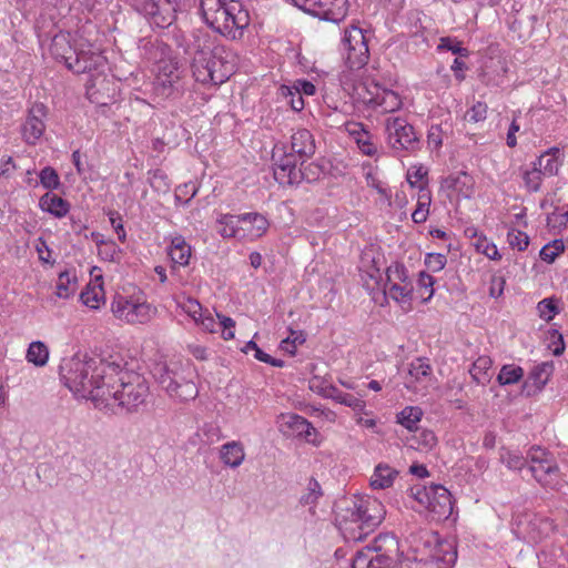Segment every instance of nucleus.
<instances>
[{
  "mask_svg": "<svg viewBox=\"0 0 568 568\" xmlns=\"http://www.w3.org/2000/svg\"><path fill=\"white\" fill-rule=\"evenodd\" d=\"M50 52L54 59L63 61L67 68L75 73L97 71V74H90L87 81V94L92 102L105 104L98 97L100 87L105 82L102 74L105 58L100 49L79 33L60 32L52 38Z\"/></svg>",
  "mask_w": 568,
  "mask_h": 568,
  "instance_id": "f257e3e1",
  "label": "nucleus"
},
{
  "mask_svg": "<svg viewBox=\"0 0 568 568\" xmlns=\"http://www.w3.org/2000/svg\"><path fill=\"white\" fill-rule=\"evenodd\" d=\"M114 362L91 357L88 354H74L63 358L60 377L63 384L80 398L90 399L100 409L110 379Z\"/></svg>",
  "mask_w": 568,
  "mask_h": 568,
  "instance_id": "f03ea898",
  "label": "nucleus"
},
{
  "mask_svg": "<svg viewBox=\"0 0 568 568\" xmlns=\"http://www.w3.org/2000/svg\"><path fill=\"white\" fill-rule=\"evenodd\" d=\"M189 51L193 54V78L202 84L224 83L235 72L239 63V57L233 50L224 45L213 47L206 33L193 34Z\"/></svg>",
  "mask_w": 568,
  "mask_h": 568,
  "instance_id": "7ed1b4c3",
  "label": "nucleus"
},
{
  "mask_svg": "<svg viewBox=\"0 0 568 568\" xmlns=\"http://www.w3.org/2000/svg\"><path fill=\"white\" fill-rule=\"evenodd\" d=\"M100 409L111 413L136 412L144 405L149 396V384L139 373L125 369L114 363L110 372Z\"/></svg>",
  "mask_w": 568,
  "mask_h": 568,
  "instance_id": "20e7f679",
  "label": "nucleus"
},
{
  "mask_svg": "<svg viewBox=\"0 0 568 568\" xmlns=\"http://www.w3.org/2000/svg\"><path fill=\"white\" fill-rule=\"evenodd\" d=\"M385 507L375 497H355L352 505L337 515V527L346 541H361L384 519Z\"/></svg>",
  "mask_w": 568,
  "mask_h": 568,
  "instance_id": "39448f33",
  "label": "nucleus"
},
{
  "mask_svg": "<svg viewBox=\"0 0 568 568\" xmlns=\"http://www.w3.org/2000/svg\"><path fill=\"white\" fill-rule=\"evenodd\" d=\"M204 22L214 31L239 39L250 24L248 12L235 0H200Z\"/></svg>",
  "mask_w": 568,
  "mask_h": 568,
  "instance_id": "423d86ee",
  "label": "nucleus"
},
{
  "mask_svg": "<svg viewBox=\"0 0 568 568\" xmlns=\"http://www.w3.org/2000/svg\"><path fill=\"white\" fill-rule=\"evenodd\" d=\"M407 544L400 568H445L454 557L450 547L427 530L410 534Z\"/></svg>",
  "mask_w": 568,
  "mask_h": 568,
  "instance_id": "0eeeda50",
  "label": "nucleus"
},
{
  "mask_svg": "<svg viewBox=\"0 0 568 568\" xmlns=\"http://www.w3.org/2000/svg\"><path fill=\"white\" fill-rule=\"evenodd\" d=\"M154 377L160 387L173 399L190 400L197 396L194 368L190 361L172 358L154 367Z\"/></svg>",
  "mask_w": 568,
  "mask_h": 568,
  "instance_id": "6e6552de",
  "label": "nucleus"
},
{
  "mask_svg": "<svg viewBox=\"0 0 568 568\" xmlns=\"http://www.w3.org/2000/svg\"><path fill=\"white\" fill-rule=\"evenodd\" d=\"M410 497L417 504L414 507L418 511H426L434 520L446 519L452 515V495L442 485H414L410 488Z\"/></svg>",
  "mask_w": 568,
  "mask_h": 568,
  "instance_id": "1a4fd4ad",
  "label": "nucleus"
},
{
  "mask_svg": "<svg viewBox=\"0 0 568 568\" xmlns=\"http://www.w3.org/2000/svg\"><path fill=\"white\" fill-rule=\"evenodd\" d=\"M111 312L115 318L126 324H145L156 314V308L142 295H121L113 297Z\"/></svg>",
  "mask_w": 568,
  "mask_h": 568,
  "instance_id": "9d476101",
  "label": "nucleus"
},
{
  "mask_svg": "<svg viewBox=\"0 0 568 568\" xmlns=\"http://www.w3.org/2000/svg\"><path fill=\"white\" fill-rule=\"evenodd\" d=\"M339 51L349 69H362L369 59V50L364 30L357 24L344 29Z\"/></svg>",
  "mask_w": 568,
  "mask_h": 568,
  "instance_id": "9b49d317",
  "label": "nucleus"
},
{
  "mask_svg": "<svg viewBox=\"0 0 568 568\" xmlns=\"http://www.w3.org/2000/svg\"><path fill=\"white\" fill-rule=\"evenodd\" d=\"M413 282L404 264L393 263L386 270L385 294L399 304L404 311H410L413 300Z\"/></svg>",
  "mask_w": 568,
  "mask_h": 568,
  "instance_id": "f8f14e48",
  "label": "nucleus"
},
{
  "mask_svg": "<svg viewBox=\"0 0 568 568\" xmlns=\"http://www.w3.org/2000/svg\"><path fill=\"white\" fill-rule=\"evenodd\" d=\"M529 469L535 479L545 487L555 488L559 481V467L552 454L540 446H532L528 453Z\"/></svg>",
  "mask_w": 568,
  "mask_h": 568,
  "instance_id": "ddd939ff",
  "label": "nucleus"
},
{
  "mask_svg": "<svg viewBox=\"0 0 568 568\" xmlns=\"http://www.w3.org/2000/svg\"><path fill=\"white\" fill-rule=\"evenodd\" d=\"M388 145L396 152L418 149L419 139L412 124L402 116L388 118L385 122Z\"/></svg>",
  "mask_w": 568,
  "mask_h": 568,
  "instance_id": "4468645a",
  "label": "nucleus"
},
{
  "mask_svg": "<svg viewBox=\"0 0 568 568\" xmlns=\"http://www.w3.org/2000/svg\"><path fill=\"white\" fill-rule=\"evenodd\" d=\"M364 88L366 92L363 95L364 103L379 113H393L403 106L400 94L394 90L374 81L364 83Z\"/></svg>",
  "mask_w": 568,
  "mask_h": 568,
  "instance_id": "2eb2a0df",
  "label": "nucleus"
},
{
  "mask_svg": "<svg viewBox=\"0 0 568 568\" xmlns=\"http://www.w3.org/2000/svg\"><path fill=\"white\" fill-rule=\"evenodd\" d=\"M135 7L153 27L166 28L175 19V0H136Z\"/></svg>",
  "mask_w": 568,
  "mask_h": 568,
  "instance_id": "dca6fc26",
  "label": "nucleus"
},
{
  "mask_svg": "<svg viewBox=\"0 0 568 568\" xmlns=\"http://www.w3.org/2000/svg\"><path fill=\"white\" fill-rule=\"evenodd\" d=\"M519 536L528 542L538 544L554 531V524L546 517L526 514L517 523Z\"/></svg>",
  "mask_w": 568,
  "mask_h": 568,
  "instance_id": "f3484780",
  "label": "nucleus"
},
{
  "mask_svg": "<svg viewBox=\"0 0 568 568\" xmlns=\"http://www.w3.org/2000/svg\"><path fill=\"white\" fill-rule=\"evenodd\" d=\"M348 0H311L306 13L333 23L342 22L348 13Z\"/></svg>",
  "mask_w": 568,
  "mask_h": 568,
  "instance_id": "a211bd4d",
  "label": "nucleus"
},
{
  "mask_svg": "<svg viewBox=\"0 0 568 568\" xmlns=\"http://www.w3.org/2000/svg\"><path fill=\"white\" fill-rule=\"evenodd\" d=\"M366 550H371L374 557L390 567L399 557V542L394 535L382 534L374 539L372 546Z\"/></svg>",
  "mask_w": 568,
  "mask_h": 568,
  "instance_id": "6ab92c4d",
  "label": "nucleus"
},
{
  "mask_svg": "<svg viewBox=\"0 0 568 568\" xmlns=\"http://www.w3.org/2000/svg\"><path fill=\"white\" fill-rule=\"evenodd\" d=\"M47 109L42 103H36L31 106L28 118L22 126V138L29 144H36V142L42 136L45 124L43 119L45 118Z\"/></svg>",
  "mask_w": 568,
  "mask_h": 568,
  "instance_id": "aec40b11",
  "label": "nucleus"
},
{
  "mask_svg": "<svg viewBox=\"0 0 568 568\" xmlns=\"http://www.w3.org/2000/svg\"><path fill=\"white\" fill-rule=\"evenodd\" d=\"M179 79L178 67L171 61H162L154 83L155 93L163 99L171 97L176 90Z\"/></svg>",
  "mask_w": 568,
  "mask_h": 568,
  "instance_id": "412c9836",
  "label": "nucleus"
},
{
  "mask_svg": "<svg viewBox=\"0 0 568 568\" xmlns=\"http://www.w3.org/2000/svg\"><path fill=\"white\" fill-rule=\"evenodd\" d=\"M239 229V240L254 241L266 233L268 221L256 212L240 214Z\"/></svg>",
  "mask_w": 568,
  "mask_h": 568,
  "instance_id": "4be33fe9",
  "label": "nucleus"
},
{
  "mask_svg": "<svg viewBox=\"0 0 568 568\" xmlns=\"http://www.w3.org/2000/svg\"><path fill=\"white\" fill-rule=\"evenodd\" d=\"M277 425L280 432L286 436L310 439L311 435L315 434V428L306 418L293 413L281 414L277 417Z\"/></svg>",
  "mask_w": 568,
  "mask_h": 568,
  "instance_id": "5701e85b",
  "label": "nucleus"
},
{
  "mask_svg": "<svg viewBox=\"0 0 568 568\" xmlns=\"http://www.w3.org/2000/svg\"><path fill=\"white\" fill-rule=\"evenodd\" d=\"M432 367L424 358H416L408 365L405 377V387L413 392H420L426 388L430 381Z\"/></svg>",
  "mask_w": 568,
  "mask_h": 568,
  "instance_id": "b1692460",
  "label": "nucleus"
},
{
  "mask_svg": "<svg viewBox=\"0 0 568 568\" xmlns=\"http://www.w3.org/2000/svg\"><path fill=\"white\" fill-rule=\"evenodd\" d=\"M301 160L294 154L288 153L281 156V159L274 162V178L280 184H294L301 178V171L297 168V163Z\"/></svg>",
  "mask_w": 568,
  "mask_h": 568,
  "instance_id": "393cba45",
  "label": "nucleus"
},
{
  "mask_svg": "<svg viewBox=\"0 0 568 568\" xmlns=\"http://www.w3.org/2000/svg\"><path fill=\"white\" fill-rule=\"evenodd\" d=\"M91 275L93 281L81 293L80 300L87 307L91 310H99L105 303L103 278L98 267H93Z\"/></svg>",
  "mask_w": 568,
  "mask_h": 568,
  "instance_id": "a878e982",
  "label": "nucleus"
},
{
  "mask_svg": "<svg viewBox=\"0 0 568 568\" xmlns=\"http://www.w3.org/2000/svg\"><path fill=\"white\" fill-rule=\"evenodd\" d=\"M315 140L313 134L306 129H297L291 136L292 154L304 162L315 153Z\"/></svg>",
  "mask_w": 568,
  "mask_h": 568,
  "instance_id": "bb28decb",
  "label": "nucleus"
},
{
  "mask_svg": "<svg viewBox=\"0 0 568 568\" xmlns=\"http://www.w3.org/2000/svg\"><path fill=\"white\" fill-rule=\"evenodd\" d=\"M442 186L458 196L468 199L474 193V179L466 172H458L444 179Z\"/></svg>",
  "mask_w": 568,
  "mask_h": 568,
  "instance_id": "cd10ccee",
  "label": "nucleus"
},
{
  "mask_svg": "<svg viewBox=\"0 0 568 568\" xmlns=\"http://www.w3.org/2000/svg\"><path fill=\"white\" fill-rule=\"evenodd\" d=\"M244 445L239 440H231L223 444L219 450V458L224 466L239 468L245 460Z\"/></svg>",
  "mask_w": 568,
  "mask_h": 568,
  "instance_id": "c85d7f7f",
  "label": "nucleus"
},
{
  "mask_svg": "<svg viewBox=\"0 0 568 568\" xmlns=\"http://www.w3.org/2000/svg\"><path fill=\"white\" fill-rule=\"evenodd\" d=\"M398 470L385 463L375 466L369 478V486L374 490L390 488L398 477Z\"/></svg>",
  "mask_w": 568,
  "mask_h": 568,
  "instance_id": "c756f323",
  "label": "nucleus"
},
{
  "mask_svg": "<svg viewBox=\"0 0 568 568\" xmlns=\"http://www.w3.org/2000/svg\"><path fill=\"white\" fill-rule=\"evenodd\" d=\"M168 254L174 265L186 266L192 255L191 245L182 235H175L168 246Z\"/></svg>",
  "mask_w": 568,
  "mask_h": 568,
  "instance_id": "7c9ffc66",
  "label": "nucleus"
},
{
  "mask_svg": "<svg viewBox=\"0 0 568 568\" xmlns=\"http://www.w3.org/2000/svg\"><path fill=\"white\" fill-rule=\"evenodd\" d=\"M560 155L561 153L558 148H551L544 152L538 159H536L534 164L547 178L555 176L558 174L561 166Z\"/></svg>",
  "mask_w": 568,
  "mask_h": 568,
  "instance_id": "2f4dec72",
  "label": "nucleus"
},
{
  "mask_svg": "<svg viewBox=\"0 0 568 568\" xmlns=\"http://www.w3.org/2000/svg\"><path fill=\"white\" fill-rule=\"evenodd\" d=\"M39 206L43 212L58 219L65 216L70 210V205L65 200L51 192H47L40 197Z\"/></svg>",
  "mask_w": 568,
  "mask_h": 568,
  "instance_id": "473e14b6",
  "label": "nucleus"
},
{
  "mask_svg": "<svg viewBox=\"0 0 568 568\" xmlns=\"http://www.w3.org/2000/svg\"><path fill=\"white\" fill-rule=\"evenodd\" d=\"M91 239L95 242L98 246V254L102 260L109 262L120 261L122 250L114 241L104 240L102 234L95 232L91 233Z\"/></svg>",
  "mask_w": 568,
  "mask_h": 568,
  "instance_id": "72a5a7b5",
  "label": "nucleus"
},
{
  "mask_svg": "<svg viewBox=\"0 0 568 568\" xmlns=\"http://www.w3.org/2000/svg\"><path fill=\"white\" fill-rule=\"evenodd\" d=\"M432 204V192L427 186L420 184L416 197V207L412 213V220L417 223L426 222Z\"/></svg>",
  "mask_w": 568,
  "mask_h": 568,
  "instance_id": "f704fd0d",
  "label": "nucleus"
},
{
  "mask_svg": "<svg viewBox=\"0 0 568 568\" xmlns=\"http://www.w3.org/2000/svg\"><path fill=\"white\" fill-rule=\"evenodd\" d=\"M493 361L488 356H479L471 365L469 374L478 385H486L491 379Z\"/></svg>",
  "mask_w": 568,
  "mask_h": 568,
  "instance_id": "c9c22d12",
  "label": "nucleus"
},
{
  "mask_svg": "<svg viewBox=\"0 0 568 568\" xmlns=\"http://www.w3.org/2000/svg\"><path fill=\"white\" fill-rule=\"evenodd\" d=\"M520 175L524 181L525 189L530 193H536L540 190L542 181L546 175L531 162L529 165L520 168Z\"/></svg>",
  "mask_w": 568,
  "mask_h": 568,
  "instance_id": "e433bc0d",
  "label": "nucleus"
},
{
  "mask_svg": "<svg viewBox=\"0 0 568 568\" xmlns=\"http://www.w3.org/2000/svg\"><path fill=\"white\" fill-rule=\"evenodd\" d=\"M77 291V276L74 272L63 271L59 274L55 284V295L59 298L68 300Z\"/></svg>",
  "mask_w": 568,
  "mask_h": 568,
  "instance_id": "4c0bfd02",
  "label": "nucleus"
},
{
  "mask_svg": "<svg viewBox=\"0 0 568 568\" xmlns=\"http://www.w3.org/2000/svg\"><path fill=\"white\" fill-rule=\"evenodd\" d=\"M423 410L418 406H406L396 415V422L408 430H416L422 420Z\"/></svg>",
  "mask_w": 568,
  "mask_h": 568,
  "instance_id": "58836bf2",
  "label": "nucleus"
},
{
  "mask_svg": "<svg viewBox=\"0 0 568 568\" xmlns=\"http://www.w3.org/2000/svg\"><path fill=\"white\" fill-rule=\"evenodd\" d=\"M49 354L50 353L48 346L41 341H36L30 343L27 349L26 358L34 366L43 367L49 361Z\"/></svg>",
  "mask_w": 568,
  "mask_h": 568,
  "instance_id": "ea45409f",
  "label": "nucleus"
},
{
  "mask_svg": "<svg viewBox=\"0 0 568 568\" xmlns=\"http://www.w3.org/2000/svg\"><path fill=\"white\" fill-rule=\"evenodd\" d=\"M219 233L224 239H239L240 215L221 214L217 219Z\"/></svg>",
  "mask_w": 568,
  "mask_h": 568,
  "instance_id": "a19ab883",
  "label": "nucleus"
},
{
  "mask_svg": "<svg viewBox=\"0 0 568 568\" xmlns=\"http://www.w3.org/2000/svg\"><path fill=\"white\" fill-rule=\"evenodd\" d=\"M277 97L294 111H301L304 108L303 97L294 88V85H281L277 90Z\"/></svg>",
  "mask_w": 568,
  "mask_h": 568,
  "instance_id": "79ce46f5",
  "label": "nucleus"
},
{
  "mask_svg": "<svg viewBox=\"0 0 568 568\" xmlns=\"http://www.w3.org/2000/svg\"><path fill=\"white\" fill-rule=\"evenodd\" d=\"M410 446L420 452H430L437 445L434 432L423 429L409 439Z\"/></svg>",
  "mask_w": 568,
  "mask_h": 568,
  "instance_id": "37998d69",
  "label": "nucleus"
},
{
  "mask_svg": "<svg viewBox=\"0 0 568 568\" xmlns=\"http://www.w3.org/2000/svg\"><path fill=\"white\" fill-rule=\"evenodd\" d=\"M308 388L324 398H333L337 387L325 377L314 375L308 381Z\"/></svg>",
  "mask_w": 568,
  "mask_h": 568,
  "instance_id": "c03bdc74",
  "label": "nucleus"
},
{
  "mask_svg": "<svg viewBox=\"0 0 568 568\" xmlns=\"http://www.w3.org/2000/svg\"><path fill=\"white\" fill-rule=\"evenodd\" d=\"M499 459L510 470H521L528 462V458L524 457L519 452L507 448L500 449Z\"/></svg>",
  "mask_w": 568,
  "mask_h": 568,
  "instance_id": "a18cd8bd",
  "label": "nucleus"
},
{
  "mask_svg": "<svg viewBox=\"0 0 568 568\" xmlns=\"http://www.w3.org/2000/svg\"><path fill=\"white\" fill-rule=\"evenodd\" d=\"M306 342V335L303 331L290 329V335L281 341L280 349L290 356L296 354L297 347Z\"/></svg>",
  "mask_w": 568,
  "mask_h": 568,
  "instance_id": "49530a36",
  "label": "nucleus"
},
{
  "mask_svg": "<svg viewBox=\"0 0 568 568\" xmlns=\"http://www.w3.org/2000/svg\"><path fill=\"white\" fill-rule=\"evenodd\" d=\"M565 247L562 240H552L541 247L539 256L544 262L551 264L565 252Z\"/></svg>",
  "mask_w": 568,
  "mask_h": 568,
  "instance_id": "de8ad7c7",
  "label": "nucleus"
},
{
  "mask_svg": "<svg viewBox=\"0 0 568 568\" xmlns=\"http://www.w3.org/2000/svg\"><path fill=\"white\" fill-rule=\"evenodd\" d=\"M524 377V369L515 364L504 365L497 376L500 385H513Z\"/></svg>",
  "mask_w": 568,
  "mask_h": 568,
  "instance_id": "09e8293b",
  "label": "nucleus"
},
{
  "mask_svg": "<svg viewBox=\"0 0 568 568\" xmlns=\"http://www.w3.org/2000/svg\"><path fill=\"white\" fill-rule=\"evenodd\" d=\"M338 404L345 405L352 408L355 413L361 414L365 412L366 403L359 397H356L348 393H343L338 388L336 389L333 398Z\"/></svg>",
  "mask_w": 568,
  "mask_h": 568,
  "instance_id": "8fccbe9b",
  "label": "nucleus"
},
{
  "mask_svg": "<svg viewBox=\"0 0 568 568\" xmlns=\"http://www.w3.org/2000/svg\"><path fill=\"white\" fill-rule=\"evenodd\" d=\"M474 236L476 237L474 245L477 252L483 253L489 260L493 261H498L501 258V255L499 254V251L495 243L489 241L485 235H477L476 232H474Z\"/></svg>",
  "mask_w": 568,
  "mask_h": 568,
  "instance_id": "3c124183",
  "label": "nucleus"
},
{
  "mask_svg": "<svg viewBox=\"0 0 568 568\" xmlns=\"http://www.w3.org/2000/svg\"><path fill=\"white\" fill-rule=\"evenodd\" d=\"M352 568H388L371 550L358 551L353 560Z\"/></svg>",
  "mask_w": 568,
  "mask_h": 568,
  "instance_id": "603ef678",
  "label": "nucleus"
},
{
  "mask_svg": "<svg viewBox=\"0 0 568 568\" xmlns=\"http://www.w3.org/2000/svg\"><path fill=\"white\" fill-rule=\"evenodd\" d=\"M174 300L178 308L181 310L182 313H184L187 316H194L195 314L200 315V311L201 308H203V306L197 300L186 294L178 295L174 297Z\"/></svg>",
  "mask_w": 568,
  "mask_h": 568,
  "instance_id": "864d4df0",
  "label": "nucleus"
},
{
  "mask_svg": "<svg viewBox=\"0 0 568 568\" xmlns=\"http://www.w3.org/2000/svg\"><path fill=\"white\" fill-rule=\"evenodd\" d=\"M537 312L541 320L551 321L559 313L558 300L555 297L541 300L537 304Z\"/></svg>",
  "mask_w": 568,
  "mask_h": 568,
  "instance_id": "5fc2aeb1",
  "label": "nucleus"
},
{
  "mask_svg": "<svg viewBox=\"0 0 568 568\" xmlns=\"http://www.w3.org/2000/svg\"><path fill=\"white\" fill-rule=\"evenodd\" d=\"M428 170L422 164H415L408 168L406 180L412 187L418 189L420 184L427 186Z\"/></svg>",
  "mask_w": 568,
  "mask_h": 568,
  "instance_id": "6e6d98bb",
  "label": "nucleus"
},
{
  "mask_svg": "<svg viewBox=\"0 0 568 568\" xmlns=\"http://www.w3.org/2000/svg\"><path fill=\"white\" fill-rule=\"evenodd\" d=\"M189 317L205 332L213 333L217 328V322L207 310L201 308L200 315L195 314Z\"/></svg>",
  "mask_w": 568,
  "mask_h": 568,
  "instance_id": "4d7b16f0",
  "label": "nucleus"
},
{
  "mask_svg": "<svg viewBox=\"0 0 568 568\" xmlns=\"http://www.w3.org/2000/svg\"><path fill=\"white\" fill-rule=\"evenodd\" d=\"M507 242L511 248L523 252L529 245V236L525 232L511 227L507 233Z\"/></svg>",
  "mask_w": 568,
  "mask_h": 568,
  "instance_id": "13d9d810",
  "label": "nucleus"
},
{
  "mask_svg": "<svg viewBox=\"0 0 568 568\" xmlns=\"http://www.w3.org/2000/svg\"><path fill=\"white\" fill-rule=\"evenodd\" d=\"M40 183L44 189L55 190L60 185V178L54 169L47 166L39 173Z\"/></svg>",
  "mask_w": 568,
  "mask_h": 568,
  "instance_id": "bf43d9fd",
  "label": "nucleus"
},
{
  "mask_svg": "<svg viewBox=\"0 0 568 568\" xmlns=\"http://www.w3.org/2000/svg\"><path fill=\"white\" fill-rule=\"evenodd\" d=\"M435 280L428 273L422 271L418 274L417 285L419 290H425L427 295L423 297L424 302H428L434 295Z\"/></svg>",
  "mask_w": 568,
  "mask_h": 568,
  "instance_id": "052dcab7",
  "label": "nucleus"
},
{
  "mask_svg": "<svg viewBox=\"0 0 568 568\" xmlns=\"http://www.w3.org/2000/svg\"><path fill=\"white\" fill-rule=\"evenodd\" d=\"M447 263V258L440 253H428L425 257V265L432 272L442 271Z\"/></svg>",
  "mask_w": 568,
  "mask_h": 568,
  "instance_id": "680f3d73",
  "label": "nucleus"
},
{
  "mask_svg": "<svg viewBox=\"0 0 568 568\" xmlns=\"http://www.w3.org/2000/svg\"><path fill=\"white\" fill-rule=\"evenodd\" d=\"M552 373V365L550 363H541L540 365L536 366L532 372V377L535 378L536 383L540 386H544L549 376Z\"/></svg>",
  "mask_w": 568,
  "mask_h": 568,
  "instance_id": "e2e57ef3",
  "label": "nucleus"
},
{
  "mask_svg": "<svg viewBox=\"0 0 568 568\" xmlns=\"http://www.w3.org/2000/svg\"><path fill=\"white\" fill-rule=\"evenodd\" d=\"M345 131L356 143L361 138H367V130L363 123L349 121L345 123Z\"/></svg>",
  "mask_w": 568,
  "mask_h": 568,
  "instance_id": "0e129e2a",
  "label": "nucleus"
},
{
  "mask_svg": "<svg viewBox=\"0 0 568 568\" xmlns=\"http://www.w3.org/2000/svg\"><path fill=\"white\" fill-rule=\"evenodd\" d=\"M359 151L367 156H374L377 153V146L373 140L371 132H367V138H361L357 142Z\"/></svg>",
  "mask_w": 568,
  "mask_h": 568,
  "instance_id": "69168bd1",
  "label": "nucleus"
},
{
  "mask_svg": "<svg viewBox=\"0 0 568 568\" xmlns=\"http://www.w3.org/2000/svg\"><path fill=\"white\" fill-rule=\"evenodd\" d=\"M487 115V105L483 102L475 103L471 109L466 113V118L474 122H480L486 119Z\"/></svg>",
  "mask_w": 568,
  "mask_h": 568,
  "instance_id": "338daca9",
  "label": "nucleus"
},
{
  "mask_svg": "<svg viewBox=\"0 0 568 568\" xmlns=\"http://www.w3.org/2000/svg\"><path fill=\"white\" fill-rule=\"evenodd\" d=\"M548 226L560 231L568 225V212H554L548 216Z\"/></svg>",
  "mask_w": 568,
  "mask_h": 568,
  "instance_id": "774afa93",
  "label": "nucleus"
}]
</instances>
